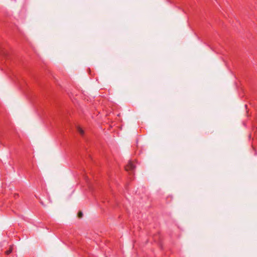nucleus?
I'll use <instances>...</instances> for the list:
<instances>
[{
  "label": "nucleus",
  "mask_w": 257,
  "mask_h": 257,
  "mask_svg": "<svg viewBox=\"0 0 257 257\" xmlns=\"http://www.w3.org/2000/svg\"><path fill=\"white\" fill-rule=\"evenodd\" d=\"M135 167L136 166L134 163L133 162L130 161L125 166V169L126 171H133Z\"/></svg>",
  "instance_id": "nucleus-1"
},
{
  "label": "nucleus",
  "mask_w": 257,
  "mask_h": 257,
  "mask_svg": "<svg viewBox=\"0 0 257 257\" xmlns=\"http://www.w3.org/2000/svg\"><path fill=\"white\" fill-rule=\"evenodd\" d=\"M12 247H11L6 251V253L7 254H9L12 252Z\"/></svg>",
  "instance_id": "nucleus-3"
},
{
  "label": "nucleus",
  "mask_w": 257,
  "mask_h": 257,
  "mask_svg": "<svg viewBox=\"0 0 257 257\" xmlns=\"http://www.w3.org/2000/svg\"><path fill=\"white\" fill-rule=\"evenodd\" d=\"M77 131L78 132V133L82 136H83L84 135V131L80 127V126H77Z\"/></svg>",
  "instance_id": "nucleus-2"
},
{
  "label": "nucleus",
  "mask_w": 257,
  "mask_h": 257,
  "mask_svg": "<svg viewBox=\"0 0 257 257\" xmlns=\"http://www.w3.org/2000/svg\"><path fill=\"white\" fill-rule=\"evenodd\" d=\"M78 216L79 218H81L83 216V214H82V212H79L78 213Z\"/></svg>",
  "instance_id": "nucleus-4"
}]
</instances>
